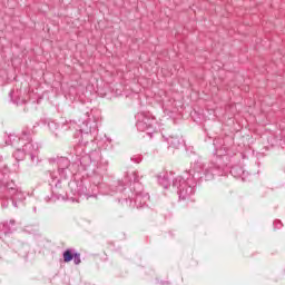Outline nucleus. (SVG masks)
I'll use <instances>...</instances> for the list:
<instances>
[{
    "label": "nucleus",
    "mask_w": 285,
    "mask_h": 285,
    "mask_svg": "<svg viewBox=\"0 0 285 285\" xmlns=\"http://www.w3.org/2000/svg\"><path fill=\"white\" fill-rule=\"evenodd\" d=\"M216 168L217 170H224V164L217 165Z\"/></svg>",
    "instance_id": "a211bd4d"
},
{
    "label": "nucleus",
    "mask_w": 285,
    "mask_h": 285,
    "mask_svg": "<svg viewBox=\"0 0 285 285\" xmlns=\"http://www.w3.org/2000/svg\"><path fill=\"white\" fill-rule=\"evenodd\" d=\"M17 195V184L13 180L1 183L0 185V199H8Z\"/></svg>",
    "instance_id": "20e7f679"
},
{
    "label": "nucleus",
    "mask_w": 285,
    "mask_h": 285,
    "mask_svg": "<svg viewBox=\"0 0 285 285\" xmlns=\"http://www.w3.org/2000/svg\"><path fill=\"white\" fill-rule=\"evenodd\" d=\"M0 171H2L3 175H8V173H10V167H8L7 164H1Z\"/></svg>",
    "instance_id": "4468645a"
},
{
    "label": "nucleus",
    "mask_w": 285,
    "mask_h": 285,
    "mask_svg": "<svg viewBox=\"0 0 285 285\" xmlns=\"http://www.w3.org/2000/svg\"><path fill=\"white\" fill-rule=\"evenodd\" d=\"M131 177H132V181H134L132 190H135V187L137 186V184H141V183H139V174L137 171H134L131 174Z\"/></svg>",
    "instance_id": "ddd939ff"
},
{
    "label": "nucleus",
    "mask_w": 285,
    "mask_h": 285,
    "mask_svg": "<svg viewBox=\"0 0 285 285\" xmlns=\"http://www.w3.org/2000/svg\"><path fill=\"white\" fill-rule=\"evenodd\" d=\"M169 144H170V146L177 147V146H179V140L171 139V140H169Z\"/></svg>",
    "instance_id": "dca6fc26"
},
{
    "label": "nucleus",
    "mask_w": 285,
    "mask_h": 285,
    "mask_svg": "<svg viewBox=\"0 0 285 285\" xmlns=\"http://www.w3.org/2000/svg\"><path fill=\"white\" fill-rule=\"evenodd\" d=\"M86 135H90V134H88V131H87Z\"/></svg>",
    "instance_id": "4be33fe9"
},
{
    "label": "nucleus",
    "mask_w": 285,
    "mask_h": 285,
    "mask_svg": "<svg viewBox=\"0 0 285 285\" xmlns=\"http://www.w3.org/2000/svg\"><path fill=\"white\" fill-rule=\"evenodd\" d=\"M62 257L66 264L72 262V259L76 266H79V264H81V254L79 252H75L73 248L66 249L62 254Z\"/></svg>",
    "instance_id": "0eeeda50"
},
{
    "label": "nucleus",
    "mask_w": 285,
    "mask_h": 285,
    "mask_svg": "<svg viewBox=\"0 0 285 285\" xmlns=\"http://www.w3.org/2000/svg\"><path fill=\"white\" fill-rule=\"evenodd\" d=\"M135 204L138 208H144L150 202V195L144 190V185L137 184L134 188Z\"/></svg>",
    "instance_id": "7ed1b4c3"
},
{
    "label": "nucleus",
    "mask_w": 285,
    "mask_h": 285,
    "mask_svg": "<svg viewBox=\"0 0 285 285\" xmlns=\"http://www.w3.org/2000/svg\"><path fill=\"white\" fill-rule=\"evenodd\" d=\"M173 186L177 188L178 197L180 202H185V208L187 210H195L197 208V203L195 200V186L181 176L174 179Z\"/></svg>",
    "instance_id": "f257e3e1"
},
{
    "label": "nucleus",
    "mask_w": 285,
    "mask_h": 285,
    "mask_svg": "<svg viewBox=\"0 0 285 285\" xmlns=\"http://www.w3.org/2000/svg\"><path fill=\"white\" fill-rule=\"evenodd\" d=\"M68 129L69 130H76L75 137H77V135H83V129H81V127H79L77 121H70L68 124Z\"/></svg>",
    "instance_id": "9b49d317"
},
{
    "label": "nucleus",
    "mask_w": 285,
    "mask_h": 285,
    "mask_svg": "<svg viewBox=\"0 0 285 285\" xmlns=\"http://www.w3.org/2000/svg\"><path fill=\"white\" fill-rule=\"evenodd\" d=\"M22 148L33 164H39V142H24Z\"/></svg>",
    "instance_id": "39448f33"
},
{
    "label": "nucleus",
    "mask_w": 285,
    "mask_h": 285,
    "mask_svg": "<svg viewBox=\"0 0 285 285\" xmlns=\"http://www.w3.org/2000/svg\"><path fill=\"white\" fill-rule=\"evenodd\" d=\"M9 140H10V145H11V146H14V141H17V136L13 135V134H10V135H9Z\"/></svg>",
    "instance_id": "2eb2a0df"
},
{
    "label": "nucleus",
    "mask_w": 285,
    "mask_h": 285,
    "mask_svg": "<svg viewBox=\"0 0 285 285\" xmlns=\"http://www.w3.org/2000/svg\"><path fill=\"white\" fill-rule=\"evenodd\" d=\"M158 179V184H160V186H163V188H170V178H168V174H159L157 176Z\"/></svg>",
    "instance_id": "1a4fd4ad"
},
{
    "label": "nucleus",
    "mask_w": 285,
    "mask_h": 285,
    "mask_svg": "<svg viewBox=\"0 0 285 285\" xmlns=\"http://www.w3.org/2000/svg\"><path fill=\"white\" fill-rule=\"evenodd\" d=\"M136 164H139L140 161H141V159L140 158H137V159H135L134 160Z\"/></svg>",
    "instance_id": "aec40b11"
},
{
    "label": "nucleus",
    "mask_w": 285,
    "mask_h": 285,
    "mask_svg": "<svg viewBox=\"0 0 285 285\" xmlns=\"http://www.w3.org/2000/svg\"><path fill=\"white\" fill-rule=\"evenodd\" d=\"M169 235H173V232H169Z\"/></svg>",
    "instance_id": "412c9836"
},
{
    "label": "nucleus",
    "mask_w": 285,
    "mask_h": 285,
    "mask_svg": "<svg viewBox=\"0 0 285 285\" xmlns=\"http://www.w3.org/2000/svg\"><path fill=\"white\" fill-rule=\"evenodd\" d=\"M9 224H10L11 226H14L16 222H14L13 219H11V220L9 222Z\"/></svg>",
    "instance_id": "6ab92c4d"
},
{
    "label": "nucleus",
    "mask_w": 285,
    "mask_h": 285,
    "mask_svg": "<svg viewBox=\"0 0 285 285\" xmlns=\"http://www.w3.org/2000/svg\"><path fill=\"white\" fill-rule=\"evenodd\" d=\"M282 220H275L274 222V228H282Z\"/></svg>",
    "instance_id": "f3484780"
},
{
    "label": "nucleus",
    "mask_w": 285,
    "mask_h": 285,
    "mask_svg": "<svg viewBox=\"0 0 285 285\" xmlns=\"http://www.w3.org/2000/svg\"><path fill=\"white\" fill-rule=\"evenodd\" d=\"M12 157H14L16 161H23L27 157L26 149H23V147L17 148L13 151Z\"/></svg>",
    "instance_id": "9d476101"
},
{
    "label": "nucleus",
    "mask_w": 285,
    "mask_h": 285,
    "mask_svg": "<svg viewBox=\"0 0 285 285\" xmlns=\"http://www.w3.org/2000/svg\"><path fill=\"white\" fill-rule=\"evenodd\" d=\"M32 137H35V130L29 127H24L18 137V141H21L22 144H31L33 141Z\"/></svg>",
    "instance_id": "6e6552de"
},
{
    "label": "nucleus",
    "mask_w": 285,
    "mask_h": 285,
    "mask_svg": "<svg viewBox=\"0 0 285 285\" xmlns=\"http://www.w3.org/2000/svg\"><path fill=\"white\" fill-rule=\"evenodd\" d=\"M136 119L137 130H139L140 132H147V136L150 137V139H153L156 121L155 116H153V114H150L149 111H142L137 114Z\"/></svg>",
    "instance_id": "f03ea898"
},
{
    "label": "nucleus",
    "mask_w": 285,
    "mask_h": 285,
    "mask_svg": "<svg viewBox=\"0 0 285 285\" xmlns=\"http://www.w3.org/2000/svg\"><path fill=\"white\" fill-rule=\"evenodd\" d=\"M51 161H53V164H57L58 173L60 177L66 179V177H68V174H66V170L70 168V159L66 157H60V158L58 157V158H52Z\"/></svg>",
    "instance_id": "423d86ee"
},
{
    "label": "nucleus",
    "mask_w": 285,
    "mask_h": 285,
    "mask_svg": "<svg viewBox=\"0 0 285 285\" xmlns=\"http://www.w3.org/2000/svg\"><path fill=\"white\" fill-rule=\"evenodd\" d=\"M230 174L234 177H242V175H244V168H242L240 166H233L230 169Z\"/></svg>",
    "instance_id": "f8f14e48"
}]
</instances>
